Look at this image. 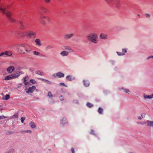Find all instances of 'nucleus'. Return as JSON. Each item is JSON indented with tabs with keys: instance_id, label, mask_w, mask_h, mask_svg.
<instances>
[{
	"instance_id": "nucleus-25",
	"label": "nucleus",
	"mask_w": 153,
	"mask_h": 153,
	"mask_svg": "<svg viewBox=\"0 0 153 153\" xmlns=\"http://www.w3.org/2000/svg\"><path fill=\"white\" fill-rule=\"evenodd\" d=\"M43 81L46 82L48 84H51V82L48 80L44 79H43Z\"/></svg>"
},
{
	"instance_id": "nucleus-21",
	"label": "nucleus",
	"mask_w": 153,
	"mask_h": 153,
	"mask_svg": "<svg viewBox=\"0 0 153 153\" xmlns=\"http://www.w3.org/2000/svg\"><path fill=\"white\" fill-rule=\"evenodd\" d=\"M30 126L32 128H34L36 127V125L33 122H31L30 123Z\"/></svg>"
},
{
	"instance_id": "nucleus-19",
	"label": "nucleus",
	"mask_w": 153,
	"mask_h": 153,
	"mask_svg": "<svg viewBox=\"0 0 153 153\" xmlns=\"http://www.w3.org/2000/svg\"><path fill=\"white\" fill-rule=\"evenodd\" d=\"M147 125L149 126L153 127V121H147Z\"/></svg>"
},
{
	"instance_id": "nucleus-29",
	"label": "nucleus",
	"mask_w": 153,
	"mask_h": 153,
	"mask_svg": "<svg viewBox=\"0 0 153 153\" xmlns=\"http://www.w3.org/2000/svg\"><path fill=\"white\" fill-rule=\"evenodd\" d=\"M44 1L46 4H49L51 2V0H44Z\"/></svg>"
},
{
	"instance_id": "nucleus-36",
	"label": "nucleus",
	"mask_w": 153,
	"mask_h": 153,
	"mask_svg": "<svg viewBox=\"0 0 153 153\" xmlns=\"http://www.w3.org/2000/svg\"><path fill=\"white\" fill-rule=\"evenodd\" d=\"M65 121H66V120H65L63 119L62 120L61 123L62 125L65 124Z\"/></svg>"
},
{
	"instance_id": "nucleus-46",
	"label": "nucleus",
	"mask_w": 153,
	"mask_h": 153,
	"mask_svg": "<svg viewBox=\"0 0 153 153\" xmlns=\"http://www.w3.org/2000/svg\"><path fill=\"white\" fill-rule=\"evenodd\" d=\"M2 110V108L0 109V111H1Z\"/></svg>"
},
{
	"instance_id": "nucleus-14",
	"label": "nucleus",
	"mask_w": 153,
	"mask_h": 153,
	"mask_svg": "<svg viewBox=\"0 0 153 153\" xmlns=\"http://www.w3.org/2000/svg\"><path fill=\"white\" fill-rule=\"evenodd\" d=\"M29 79L28 76H26L24 77V83L25 85H27L28 84V82L27 81Z\"/></svg>"
},
{
	"instance_id": "nucleus-1",
	"label": "nucleus",
	"mask_w": 153,
	"mask_h": 153,
	"mask_svg": "<svg viewBox=\"0 0 153 153\" xmlns=\"http://www.w3.org/2000/svg\"><path fill=\"white\" fill-rule=\"evenodd\" d=\"M32 50L30 46L27 44H22L19 47V51L22 53H24L25 51L28 53Z\"/></svg>"
},
{
	"instance_id": "nucleus-11",
	"label": "nucleus",
	"mask_w": 153,
	"mask_h": 153,
	"mask_svg": "<svg viewBox=\"0 0 153 153\" xmlns=\"http://www.w3.org/2000/svg\"><path fill=\"white\" fill-rule=\"evenodd\" d=\"M56 76L59 78L63 77L64 76V74L61 72H59L56 74Z\"/></svg>"
},
{
	"instance_id": "nucleus-9",
	"label": "nucleus",
	"mask_w": 153,
	"mask_h": 153,
	"mask_svg": "<svg viewBox=\"0 0 153 153\" xmlns=\"http://www.w3.org/2000/svg\"><path fill=\"white\" fill-rule=\"evenodd\" d=\"M20 75V72H16L12 74V75L13 77V79L18 77Z\"/></svg>"
},
{
	"instance_id": "nucleus-37",
	"label": "nucleus",
	"mask_w": 153,
	"mask_h": 153,
	"mask_svg": "<svg viewBox=\"0 0 153 153\" xmlns=\"http://www.w3.org/2000/svg\"><path fill=\"white\" fill-rule=\"evenodd\" d=\"M120 6V4L119 2H118V3H117V4H116V7H119Z\"/></svg>"
},
{
	"instance_id": "nucleus-16",
	"label": "nucleus",
	"mask_w": 153,
	"mask_h": 153,
	"mask_svg": "<svg viewBox=\"0 0 153 153\" xmlns=\"http://www.w3.org/2000/svg\"><path fill=\"white\" fill-rule=\"evenodd\" d=\"M83 82L84 85L85 86H88L89 85V82L88 80H83Z\"/></svg>"
},
{
	"instance_id": "nucleus-6",
	"label": "nucleus",
	"mask_w": 153,
	"mask_h": 153,
	"mask_svg": "<svg viewBox=\"0 0 153 153\" xmlns=\"http://www.w3.org/2000/svg\"><path fill=\"white\" fill-rule=\"evenodd\" d=\"M36 89V86L33 85L31 87H29L26 92L27 93H32Z\"/></svg>"
},
{
	"instance_id": "nucleus-24",
	"label": "nucleus",
	"mask_w": 153,
	"mask_h": 153,
	"mask_svg": "<svg viewBox=\"0 0 153 153\" xmlns=\"http://www.w3.org/2000/svg\"><path fill=\"white\" fill-rule=\"evenodd\" d=\"M103 109L101 107L99 108L98 110V112L100 114H102L103 112Z\"/></svg>"
},
{
	"instance_id": "nucleus-40",
	"label": "nucleus",
	"mask_w": 153,
	"mask_h": 153,
	"mask_svg": "<svg viewBox=\"0 0 153 153\" xmlns=\"http://www.w3.org/2000/svg\"><path fill=\"white\" fill-rule=\"evenodd\" d=\"M71 151L72 153H75L74 149V148H71Z\"/></svg>"
},
{
	"instance_id": "nucleus-17",
	"label": "nucleus",
	"mask_w": 153,
	"mask_h": 153,
	"mask_svg": "<svg viewBox=\"0 0 153 153\" xmlns=\"http://www.w3.org/2000/svg\"><path fill=\"white\" fill-rule=\"evenodd\" d=\"M68 52L66 51H64L61 52L60 53L63 56H67L68 55Z\"/></svg>"
},
{
	"instance_id": "nucleus-31",
	"label": "nucleus",
	"mask_w": 153,
	"mask_h": 153,
	"mask_svg": "<svg viewBox=\"0 0 153 153\" xmlns=\"http://www.w3.org/2000/svg\"><path fill=\"white\" fill-rule=\"evenodd\" d=\"M105 0L108 3H111L113 1V0Z\"/></svg>"
},
{
	"instance_id": "nucleus-38",
	"label": "nucleus",
	"mask_w": 153,
	"mask_h": 153,
	"mask_svg": "<svg viewBox=\"0 0 153 153\" xmlns=\"http://www.w3.org/2000/svg\"><path fill=\"white\" fill-rule=\"evenodd\" d=\"M13 116L14 117L16 118H18V115L17 114H15L13 115Z\"/></svg>"
},
{
	"instance_id": "nucleus-41",
	"label": "nucleus",
	"mask_w": 153,
	"mask_h": 153,
	"mask_svg": "<svg viewBox=\"0 0 153 153\" xmlns=\"http://www.w3.org/2000/svg\"><path fill=\"white\" fill-rule=\"evenodd\" d=\"M60 85L63 86H65V84L64 83H60Z\"/></svg>"
},
{
	"instance_id": "nucleus-26",
	"label": "nucleus",
	"mask_w": 153,
	"mask_h": 153,
	"mask_svg": "<svg viewBox=\"0 0 153 153\" xmlns=\"http://www.w3.org/2000/svg\"><path fill=\"white\" fill-rule=\"evenodd\" d=\"M67 79H68L69 81H71L72 80V78L71 76H68L66 77Z\"/></svg>"
},
{
	"instance_id": "nucleus-7",
	"label": "nucleus",
	"mask_w": 153,
	"mask_h": 153,
	"mask_svg": "<svg viewBox=\"0 0 153 153\" xmlns=\"http://www.w3.org/2000/svg\"><path fill=\"white\" fill-rule=\"evenodd\" d=\"M12 54V52L11 51H6L5 52H3L0 53V56H1L4 55H6L7 56H10Z\"/></svg>"
},
{
	"instance_id": "nucleus-3",
	"label": "nucleus",
	"mask_w": 153,
	"mask_h": 153,
	"mask_svg": "<svg viewBox=\"0 0 153 153\" xmlns=\"http://www.w3.org/2000/svg\"><path fill=\"white\" fill-rule=\"evenodd\" d=\"M97 35L96 34H91L88 35L87 37L89 40L91 39L92 42L94 43H96L98 42L97 39Z\"/></svg>"
},
{
	"instance_id": "nucleus-30",
	"label": "nucleus",
	"mask_w": 153,
	"mask_h": 153,
	"mask_svg": "<svg viewBox=\"0 0 153 153\" xmlns=\"http://www.w3.org/2000/svg\"><path fill=\"white\" fill-rule=\"evenodd\" d=\"M25 119V117H22L21 118V120L22 123H24V121Z\"/></svg>"
},
{
	"instance_id": "nucleus-15",
	"label": "nucleus",
	"mask_w": 153,
	"mask_h": 153,
	"mask_svg": "<svg viewBox=\"0 0 153 153\" xmlns=\"http://www.w3.org/2000/svg\"><path fill=\"white\" fill-rule=\"evenodd\" d=\"M100 37L101 39H106L107 38V35L106 34H104L103 33H102L100 34Z\"/></svg>"
},
{
	"instance_id": "nucleus-28",
	"label": "nucleus",
	"mask_w": 153,
	"mask_h": 153,
	"mask_svg": "<svg viewBox=\"0 0 153 153\" xmlns=\"http://www.w3.org/2000/svg\"><path fill=\"white\" fill-rule=\"evenodd\" d=\"M22 132L23 133H26V132H28V133H31L32 132V131L31 130H28L27 131H23Z\"/></svg>"
},
{
	"instance_id": "nucleus-2",
	"label": "nucleus",
	"mask_w": 153,
	"mask_h": 153,
	"mask_svg": "<svg viewBox=\"0 0 153 153\" xmlns=\"http://www.w3.org/2000/svg\"><path fill=\"white\" fill-rule=\"evenodd\" d=\"M3 13L6 15L7 17L10 22L12 23L16 22L15 19L11 17L12 13L11 12L6 10H3Z\"/></svg>"
},
{
	"instance_id": "nucleus-45",
	"label": "nucleus",
	"mask_w": 153,
	"mask_h": 153,
	"mask_svg": "<svg viewBox=\"0 0 153 153\" xmlns=\"http://www.w3.org/2000/svg\"><path fill=\"white\" fill-rule=\"evenodd\" d=\"M153 58V56H150L149 57V58Z\"/></svg>"
},
{
	"instance_id": "nucleus-20",
	"label": "nucleus",
	"mask_w": 153,
	"mask_h": 153,
	"mask_svg": "<svg viewBox=\"0 0 153 153\" xmlns=\"http://www.w3.org/2000/svg\"><path fill=\"white\" fill-rule=\"evenodd\" d=\"M35 42L36 45H38L39 46L41 45V44L40 43L41 42L39 39H36L35 40Z\"/></svg>"
},
{
	"instance_id": "nucleus-47",
	"label": "nucleus",
	"mask_w": 153,
	"mask_h": 153,
	"mask_svg": "<svg viewBox=\"0 0 153 153\" xmlns=\"http://www.w3.org/2000/svg\"><path fill=\"white\" fill-rule=\"evenodd\" d=\"M1 107V105H0V107Z\"/></svg>"
},
{
	"instance_id": "nucleus-32",
	"label": "nucleus",
	"mask_w": 153,
	"mask_h": 153,
	"mask_svg": "<svg viewBox=\"0 0 153 153\" xmlns=\"http://www.w3.org/2000/svg\"><path fill=\"white\" fill-rule=\"evenodd\" d=\"M30 81V82H32L33 84H35L36 83L34 79H31Z\"/></svg>"
},
{
	"instance_id": "nucleus-34",
	"label": "nucleus",
	"mask_w": 153,
	"mask_h": 153,
	"mask_svg": "<svg viewBox=\"0 0 153 153\" xmlns=\"http://www.w3.org/2000/svg\"><path fill=\"white\" fill-rule=\"evenodd\" d=\"M35 34V33L33 32H30L29 34V35L31 36L32 35H34Z\"/></svg>"
},
{
	"instance_id": "nucleus-33",
	"label": "nucleus",
	"mask_w": 153,
	"mask_h": 153,
	"mask_svg": "<svg viewBox=\"0 0 153 153\" xmlns=\"http://www.w3.org/2000/svg\"><path fill=\"white\" fill-rule=\"evenodd\" d=\"M33 53L35 55H39L40 54L39 53L36 51H34Z\"/></svg>"
},
{
	"instance_id": "nucleus-10",
	"label": "nucleus",
	"mask_w": 153,
	"mask_h": 153,
	"mask_svg": "<svg viewBox=\"0 0 153 153\" xmlns=\"http://www.w3.org/2000/svg\"><path fill=\"white\" fill-rule=\"evenodd\" d=\"M126 52V49H122V52H117V54L120 56L123 55Z\"/></svg>"
},
{
	"instance_id": "nucleus-39",
	"label": "nucleus",
	"mask_w": 153,
	"mask_h": 153,
	"mask_svg": "<svg viewBox=\"0 0 153 153\" xmlns=\"http://www.w3.org/2000/svg\"><path fill=\"white\" fill-rule=\"evenodd\" d=\"M59 98L60 99V100L61 101H62L64 100L63 97L62 96H60Z\"/></svg>"
},
{
	"instance_id": "nucleus-4",
	"label": "nucleus",
	"mask_w": 153,
	"mask_h": 153,
	"mask_svg": "<svg viewBox=\"0 0 153 153\" xmlns=\"http://www.w3.org/2000/svg\"><path fill=\"white\" fill-rule=\"evenodd\" d=\"M45 19H48L49 21L50 20V19L49 17L45 16L42 15L40 17L39 19V22L42 24L45 25L46 24L45 21Z\"/></svg>"
},
{
	"instance_id": "nucleus-13",
	"label": "nucleus",
	"mask_w": 153,
	"mask_h": 153,
	"mask_svg": "<svg viewBox=\"0 0 153 153\" xmlns=\"http://www.w3.org/2000/svg\"><path fill=\"white\" fill-rule=\"evenodd\" d=\"M144 97L145 99H150L153 98V94H152L150 95H144Z\"/></svg>"
},
{
	"instance_id": "nucleus-27",
	"label": "nucleus",
	"mask_w": 153,
	"mask_h": 153,
	"mask_svg": "<svg viewBox=\"0 0 153 153\" xmlns=\"http://www.w3.org/2000/svg\"><path fill=\"white\" fill-rule=\"evenodd\" d=\"M87 105L89 108H91L93 106V105L90 103H88L87 104Z\"/></svg>"
},
{
	"instance_id": "nucleus-22",
	"label": "nucleus",
	"mask_w": 153,
	"mask_h": 153,
	"mask_svg": "<svg viewBox=\"0 0 153 153\" xmlns=\"http://www.w3.org/2000/svg\"><path fill=\"white\" fill-rule=\"evenodd\" d=\"M10 97V96L8 94H7L5 95L4 97L3 98V99L7 100H8Z\"/></svg>"
},
{
	"instance_id": "nucleus-12",
	"label": "nucleus",
	"mask_w": 153,
	"mask_h": 153,
	"mask_svg": "<svg viewBox=\"0 0 153 153\" xmlns=\"http://www.w3.org/2000/svg\"><path fill=\"white\" fill-rule=\"evenodd\" d=\"M13 79V77L12 76V75L9 76H6L4 77V79L5 80H7L9 79Z\"/></svg>"
},
{
	"instance_id": "nucleus-18",
	"label": "nucleus",
	"mask_w": 153,
	"mask_h": 153,
	"mask_svg": "<svg viewBox=\"0 0 153 153\" xmlns=\"http://www.w3.org/2000/svg\"><path fill=\"white\" fill-rule=\"evenodd\" d=\"M73 35H74V34H70L67 35H65V38L66 39H69L71 38Z\"/></svg>"
},
{
	"instance_id": "nucleus-8",
	"label": "nucleus",
	"mask_w": 153,
	"mask_h": 153,
	"mask_svg": "<svg viewBox=\"0 0 153 153\" xmlns=\"http://www.w3.org/2000/svg\"><path fill=\"white\" fill-rule=\"evenodd\" d=\"M14 69L15 68L14 66H11L7 68V71L8 73H11L14 71Z\"/></svg>"
},
{
	"instance_id": "nucleus-35",
	"label": "nucleus",
	"mask_w": 153,
	"mask_h": 153,
	"mask_svg": "<svg viewBox=\"0 0 153 153\" xmlns=\"http://www.w3.org/2000/svg\"><path fill=\"white\" fill-rule=\"evenodd\" d=\"M48 95L50 97H53V95H52V93L51 92H48Z\"/></svg>"
},
{
	"instance_id": "nucleus-43",
	"label": "nucleus",
	"mask_w": 153,
	"mask_h": 153,
	"mask_svg": "<svg viewBox=\"0 0 153 153\" xmlns=\"http://www.w3.org/2000/svg\"><path fill=\"white\" fill-rule=\"evenodd\" d=\"M129 90H125V92L126 93H128V92H129Z\"/></svg>"
},
{
	"instance_id": "nucleus-42",
	"label": "nucleus",
	"mask_w": 153,
	"mask_h": 153,
	"mask_svg": "<svg viewBox=\"0 0 153 153\" xmlns=\"http://www.w3.org/2000/svg\"><path fill=\"white\" fill-rule=\"evenodd\" d=\"M3 118H6L4 116H0V119H2Z\"/></svg>"
},
{
	"instance_id": "nucleus-5",
	"label": "nucleus",
	"mask_w": 153,
	"mask_h": 153,
	"mask_svg": "<svg viewBox=\"0 0 153 153\" xmlns=\"http://www.w3.org/2000/svg\"><path fill=\"white\" fill-rule=\"evenodd\" d=\"M47 12V9L43 6L40 7L38 9V12L39 14H42L46 13Z\"/></svg>"
},
{
	"instance_id": "nucleus-44",
	"label": "nucleus",
	"mask_w": 153,
	"mask_h": 153,
	"mask_svg": "<svg viewBox=\"0 0 153 153\" xmlns=\"http://www.w3.org/2000/svg\"><path fill=\"white\" fill-rule=\"evenodd\" d=\"M94 131L93 130H92L91 131V133L92 134H94Z\"/></svg>"
},
{
	"instance_id": "nucleus-23",
	"label": "nucleus",
	"mask_w": 153,
	"mask_h": 153,
	"mask_svg": "<svg viewBox=\"0 0 153 153\" xmlns=\"http://www.w3.org/2000/svg\"><path fill=\"white\" fill-rule=\"evenodd\" d=\"M36 74L41 76L43 75V73L41 71H38L36 72Z\"/></svg>"
}]
</instances>
